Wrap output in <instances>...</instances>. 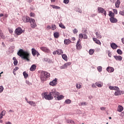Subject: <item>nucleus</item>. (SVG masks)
Returning a JSON list of instances; mask_svg holds the SVG:
<instances>
[{
  "label": "nucleus",
  "mask_w": 124,
  "mask_h": 124,
  "mask_svg": "<svg viewBox=\"0 0 124 124\" xmlns=\"http://www.w3.org/2000/svg\"><path fill=\"white\" fill-rule=\"evenodd\" d=\"M77 89H81V85L78 84V83H77L76 85Z\"/></svg>",
  "instance_id": "c03bdc74"
},
{
  "label": "nucleus",
  "mask_w": 124,
  "mask_h": 124,
  "mask_svg": "<svg viewBox=\"0 0 124 124\" xmlns=\"http://www.w3.org/2000/svg\"><path fill=\"white\" fill-rule=\"evenodd\" d=\"M36 69V65L33 64L30 68L31 71H34Z\"/></svg>",
  "instance_id": "393cba45"
},
{
  "label": "nucleus",
  "mask_w": 124,
  "mask_h": 124,
  "mask_svg": "<svg viewBox=\"0 0 124 124\" xmlns=\"http://www.w3.org/2000/svg\"><path fill=\"white\" fill-rule=\"evenodd\" d=\"M97 69L99 72H101V71H102V67L100 66H98L97 67Z\"/></svg>",
  "instance_id": "ea45409f"
},
{
  "label": "nucleus",
  "mask_w": 124,
  "mask_h": 124,
  "mask_svg": "<svg viewBox=\"0 0 124 124\" xmlns=\"http://www.w3.org/2000/svg\"><path fill=\"white\" fill-rule=\"evenodd\" d=\"M71 65V62H68L65 63L64 65L60 67L61 69H65L67 67H68L70 65Z\"/></svg>",
  "instance_id": "6e6552de"
},
{
  "label": "nucleus",
  "mask_w": 124,
  "mask_h": 124,
  "mask_svg": "<svg viewBox=\"0 0 124 124\" xmlns=\"http://www.w3.org/2000/svg\"><path fill=\"white\" fill-rule=\"evenodd\" d=\"M23 74V76H24V78L25 79H27V78H28V77H29V74H28L27 73V72H26V71L24 72Z\"/></svg>",
  "instance_id": "f704fd0d"
},
{
  "label": "nucleus",
  "mask_w": 124,
  "mask_h": 124,
  "mask_svg": "<svg viewBox=\"0 0 124 124\" xmlns=\"http://www.w3.org/2000/svg\"><path fill=\"white\" fill-rule=\"evenodd\" d=\"M3 117V115L2 114H0V119H2Z\"/></svg>",
  "instance_id": "0e129e2a"
},
{
  "label": "nucleus",
  "mask_w": 124,
  "mask_h": 124,
  "mask_svg": "<svg viewBox=\"0 0 124 124\" xmlns=\"http://www.w3.org/2000/svg\"><path fill=\"white\" fill-rule=\"evenodd\" d=\"M72 41H75L76 40V39L75 37H72L71 39Z\"/></svg>",
  "instance_id": "052dcab7"
},
{
  "label": "nucleus",
  "mask_w": 124,
  "mask_h": 124,
  "mask_svg": "<svg viewBox=\"0 0 124 124\" xmlns=\"http://www.w3.org/2000/svg\"><path fill=\"white\" fill-rule=\"evenodd\" d=\"M56 53L57 55H62V54H63V51H62V49H58L57 50Z\"/></svg>",
  "instance_id": "7c9ffc66"
},
{
  "label": "nucleus",
  "mask_w": 124,
  "mask_h": 124,
  "mask_svg": "<svg viewBox=\"0 0 124 124\" xmlns=\"http://www.w3.org/2000/svg\"><path fill=\"white\" fill-rule=\"evenodd\" d=\"M40 49L43 52H46V53L50 52V49H49V48H48V47H46L45 46H43V47H41Z\"/></svg>",
  "instance_id": "f8f14e48"
},
{
  "label": "nucleus",
  "mask_w": 124,
  "mask_h": 124,
  "mask_svg": "<svg viewBox=\"0 0 124 124\" xmlns=\"http://www.w3.org/2000/svg\"><path fill=\"white\" fill-rule=\"evenodd\" d=\"M109 90H114V91H116V90H119V87H117V86H109Z\"/></svg>",
  "instance_id": "4be33fe9"
},
{
  "label": "nucleus",
  "mask_w": 124,
  "mask_h": 124,
  "mask_svg": "<svg viewBox=\"0 0 124 124\" xmlns=\"http://www.w3.org/2000/svg\"><path fill=\"white\" fill-rule=\"evenodd\" d=\"M93 53H94V49H91L89 50V54L90 55H93Z\"/></svg>",
  "instance_id": "4c0bfd02"
},
{
  "label": "nucleus",
  "mask_w": 124,
  "mask_h": 124,
  "mask_svg": "<svg viewBox=\"0 0 124 124\" xmlns=\"http://www.w3.org/2000/svg\"><path fill=\"white\" fill-rule=\"evenodd\" d=\"M65 103L66 104H70L71 103V100L70 99H67L65 101Z\"/></svg>",
  "instance_id": "58836bf2"
},
{
  "label": "nucleus",
  "mask_w": 124,
  "mask_h": 124,
  "mask_svg": "<svg viewBox=\"0 0 124 124\" xmlns=\"http://www.w3.org/2000/svg\"><path fill=\"white\" fill-rule=\"evenodd\" d=\"M27 102L31 106H33V107H35V106H36V104H35V102L33 101H27Z\"/></svg>",
  "instance_id": "412c9836"
},
{
  "label": "nucleus",
  "mask_w": 124,
  "mask_h": 124,
  "mask_svg": "<svg viewBox=\"0 0 124 124\" xmlns=\"http://www.w3.org/2000/svg\"><path fill=\"white\" fill-rule=\"evenodd\" d=\"M67 122L68 124H74V121L71 120H68Z\"/></svg>",
  "instance_id": "a18cd8bd"
},
{
  "label": "nucleus",
  "mask_w": 124,
  "mask_h": 124,
  "mask_svg": "<svg viewBox=\"0 0 124 124\" xmlns=\"http://www.w3.org/2000/svg\"><path fill=\"white\" fill-rule=\"evenodd\" d=\"M80 104H81V106L83 105H87V104H86V102L81 103Z\"/></svg>",
  "instance_id": "bf43d9fd"
},
{
  "label": "nucleus",
  "mask_w": 124,
  "mask_h": 124,
  "mask_svg": "<svg viewBox=\"0 0 124 124\" xmlns=\"http://www.w3.org/2000/svg\"><path fill=\"white\" fill-rule=\"evenodd\" d=\"M121 40H122V43L124 44V38H122Z\"/></svg>",
  "instance_id": "e2e57ef3"
},
{
  "label": "nucleus",
  "mask_w": 124,
  "mask_h": 124,
  "mask_svg": "<svg viewBox=\"0 0 124 124\" xmlns=\"http://www.w3.org/2000/svg\"><path fill=\"white\" fill-rule=\"evenodd\" d=\"M22 20L24 23H29V22H31V18H30L29 16H24Z\"/></svg>",
  "instance_id": "1a4fd4ad"
},
{
  "label": "nucleus",
  "mask_w": 124,
  "mask_h": 124,
  "mask_svg": "<svg viewBox=\"0 0 124 124\" xmlns=\"http://www.w3.org/2000/svg\"><path fill=\"white\" fill-rule=\"evenodd\" d=\"M108 16H109V17H110V18H113L115 17V14L114 13H113V12H112V11H109Z\"/></svg>",
  "instance_id": "c85d7f7f"
},
{
  "label": "nucleus",
  "mask_w": 124,
  "mask_h": 124,
  "mask_svg": "<svg viewBox=\"0 0 124 124\" xmlns=\"http://www.w3.org/2000/svg\"><path fill=\"white\" fill-rule=\"evenodd\" d=\"M117 52L119 55H122L123 54V51L121 49H118Z\"/></svg>",
  "instance_id": "79ce46f5"
},
{
  "label": "nucleus",
  "mask_w": 124,
  "mask_h": 124,
  "mask_svg": "<svg viewBox=\"0 0 124 124\" xmlns=\"http://www.w3.org/2000/svg\"><path fill=\"white\" fill-rule=\"evenodd\" d=\"M114 59H115V60L116 61H119V62H121V61H122L123 60V57H122V56H114Z\"/></svg>",
  "instance_id": "2eb2a0df"
},
{
  "label": "nucleus",
  "mask_w": 124,
  "mask_h": 124,
  "mask_svg": "<svg viewBox=\"0 0 124 124\" xmlns=\"http://www.w3.org/2000/svg\"><path fill=\"white\" fill-rule=\"evenodd\" d=\"M6 124H11V122H8Z\"/></svg>",
  "instance_id": "774afa93"
},
{
  "label": "nucleus",
  "mask_w": 124,
  "mask_h": 124,
  "mask_svg": "<svg viewBox=\"0 0 124 124\" xmlns=\"http://www.w3.org/2000/svg\"><path fill=\"white\" fill-rule=\"evenodd\" d=\"M93 41H94V42H95V43H96V44H98V45H101V42H100V41L97 39V38H93Z\"/></svg>",
  "instance_id": "4468645a"
},
{
  "label": "nucleus",
  "mask_w": 124,
  "mask_h": 124,
  "mask_svg": "<svg viewBox=\"0 0 124 124\" xmlns=\"http://www.w3.org/2000/svg\"><path fill=\"white\" fill-rule=\"evenodd\" d=\"M107 71H108L109 73L114 72V68L112 67H108L107 68Z\"/></svg>",
  "instance_id": "dca6fc26"
},
{
  "label": "nucleus",
  "mask_w": 124,
  "mask_h": 124,
  "mask_svg": "<svg viewBox=\"0 0 124 124\" xmlns=\"http://www.w3.org/2000/svg\"><path fill=\"white\" fill-rule=\"evenodd\" d=\"M9 112H10V113H13V112H14V110H13L12 109H10Z\"/></svg>",
  "instance_id": "338daca9"
},
{
  "label": "nucleus",
  "mask_w": 124,
  "mask_h": 124,
  "mask_svg": "<svg viewBox=\"0 0 124 124\" xmlns=\"http://www.w3.org/2000/svg\"><path fill=\"white\" fill-rule=\"evenodd\" d=\"M31 51H32V54L34 57H35V56L36 55V53H37V51L34 48H32Z\"/></svg>",
  "instance_id": "5701e85b"
},
{
  "label": "nucleus",
  "mask_w": 124,
  "mask_h": 124,
  "mask_svg": "<svg viewBox=\"0 0 124 124\" xmlns=\"http://www.w3.org/2000/svg\"><path fill=\"white\" fill-rule=\"evenodd\" d=\"M3 90H4L3 87L2 86H0V93H2V92H3Z\"/></svg>",
  "instance_id": "49530a36"
},
{
  "label": "nucleus",
  "mask_w": 124,
  "mask_h": 124,
  "mask_svg": "<svg viewBox=\"0 0 124 124\" xmlns=\"http://www.w3.org/2000/svg\"><path fill=\"white\" fill-rule=\"evenodd\" d=\"M18 69H19V67H16L15 68V69H14V72H15V71H17V70H18Z\"/></svg>",
  "instance_id": "13d9d810"
},
{
  "label": "nucleus",
  "mask_w": 124,
  "mask_h": 124,
  "mask_svg": "<svg viewBox=\"0 0 124 124\" xmlns=\"http://www.w3.org/2000/svg\"><path fill=\"white\" fill-rule=\"evenodd\" d=\"M109 20L111 23H117L118 22V19L115 17H110Z\"/></svg>",
  "instance_id": "a211bd4d"
},
{
  "label": "nucleus",
  "mask_w": 124,
  "mask_h": 124,
  "mask_svg": "<svg viewBox=\"0 0 124 124\" xmlns=\"http://www.w3.org/2000/svg\"><path fill=\"white\" fill-rule=\"evenodd\" d=\"M50 73L44 71H42L40 77L41 80L43 82H44V81H46L47 78H50Z\"/></svg>",
  "instance_id": "f03ea898"
},
{
  "label": "nucleus",
  "mask_w": 124,
  "mask_h": 124,
  "mask_svg": "<svg viewBox=\"0 0 124 124\" xmlns=\"http://www.w3.org/2000/svg\"><path fill=\"white\" fill-rule=\"evenodd\" d=\"M51 7L54 8V9H61V7L58 6H56L55 5H50Z\"/></svg>",
  "instance_id": "473e14b6"
},
{
  "label": "nucleus",
  "mask_w": 124,
  "mask_h": 124,
  "mask_svg": "<svg viewBox=\"0 0 124 124\" xmlns=\"http://www.w3.org/2000/svg\"><path fill=\"white\" fill-rule=\"evenodd\" d=\"M119 14L122 16H124V10L123 11H120Z\"/></svg>",
  "instance_id": "de8ad7c7"
},
{
  "label": "nucleus",
  "mask_w": 124,
  "mask_h": 124,
  "mask_svg": "<svg viewBox=\"0 0 124 124\" xmlns=\"http://www.w3.org/2000/svg\"><path fill=\"white\" fill-rule=\"evenodd\" d=\"M62 58L64 61H67V56L66 54H62Z\"/></svg>",
  "instance_id": "c9c22d12"
},
{
  "label": "nucleus",
  "mask_w": 124,
  "mask_h": 124,
  "mask_svg": "<svg viewBox=\"0 0 124 124\" xmlns=\"http://www.w3.org/2000/svg\"><path fill=\"white\" fill-rule=\"evenodd\" d=\"M44 61H45V62H49V61H50V59H49L47 58H46L44 59Z\"/></svg>",
  "instance_id": "4d7b16f0"
},
{
  "label": "nucleus",
  "mask_w": 124,
  "mask_h": 124,
  "mask_svg": "<svg viewBox=\"0 0 124 124\" xmlns=\"http://www.w3.org/2000/svg\"><path fill=\"white\" fill-rule=\"evenodd\" d=\"M106 109V108H104V107L100 108V109L102 110V111H104V110H105Z\"/></svg>",
  "instance_id": "6e6d98bb"
},
{
  "label": "nucleus",
  "mask_w": 124,
  "mask_h": 124,
  "mask_svg": "<svg viewBox=\"0 0 124 124\" xmlns=\"http://www.w3.org/2000/svg\"><path fill=\"white\" fill-rule=\"evenodd\" d=\"M64 43L65 45H69L70 43H72V42L69 39H65L64 40Z\"/></svg>",
  "instance_id": "f3484780"
},
{
  "label": "nucleus",
  "mask_w": 124,
  "mask_h": 124,
  "mask_svg": "<svg viewBox=\"0 0 124 124\" xmlns=\"http://www.w3.org/2000/svg\"><path fill=\"white\" fill-rule=\"evenodd\" d=\"M13 60L14 61V65H17V64H18V61H17V59H16V57H14L13 58Z\"/></svg>",
  "instance_id": "c756f323"
},
{
  "label": "nucleus",
  "mask_w": 124,
  "mask_h": 124,
  "mask_svg": "<svg viewBox=\"0 0 124 124\" xmlns=\"http://www.w3.org/2000/svg\"><path fill=\"white\" fill-rule=\"evenodd\" d=\"M17 55L19 57L23 59V60H25L27 61V62H29L30 61V57H31V54L28 51H25L22 49H20L17 52Z\"/></svg>",
  "instance_id": "f257e3e1"
},
{
  "label": "nucleus",
  "mask_w": 124,
  "mask_h": 124,
  "mask_svg": "<svg viewBox=\"0 0 124 124\" xmlns=\"http://www.w3.org/2000/svg\"><path fill=\"white\" fill-rule=\"evenodd\" d=\"M120 4H121V1L120 0H117L115 3L116 7H117V8H119V7H120Z\"/></svg>",
  "instance_id": "bb28decb"
},
{
  "label": "nucleus",
  "mask_w": 124,
  "mask_h": 124,
  "mask_svg": "<svg viewBox=\"0 0 124 124\" xmlns=\"http://www.w3.org/2000/svg\"><path fill=\"white\" fill-rule=\"evenodd\" d=\"M50 93H51V95L53 96V97H54L55 99L58 95H60V93L58 92L55 89H53L51 90V92H50Z\"/></svg>",
  "instance_id": "20e7f679"
},
{
  "label": "nucleus",
  "mask_w": 124,
  "mask_h": 124,
  "mask_svg": "<svg viewBox=\"0 0 124 124\" xmlns=\"http://www.w3.org/2000/svg\"><path fill=\"white\" fill-rule=\"evenodd\" d=\"M95 85L97 87H98V88H101V87H102V84H101V82H96Z\"/></svg>",
  "instance_id": "72a5a7b5"
},
{
  "label": "nucleus",
  "mask_w": 124,
  "mask_h": 124,
  "mask_svg": "<svg viewBox=\"0 0 124 124\" xmlns=\"http://www.w3.org/2000/svg\"><path fill=\"white\" fill-rule=\"evenodd\" d=\"M46 29H47V30H50V29H51V26H47V27H46Z\"/></svg>",
  "instance_id": "680f3d73"
},
{
  "label": "nucleus",
  "mask_w": 124,
  "mask_h": 124,
  "mask_svg": "<svg viewBox=\"0 0 124 124\" xmlns=\"http://www.w3.org/2000/svg\"><path fill=\"white\" fill-rule=\"evenodd\" d=\"M59 27H60V28H62V29H65V26H64V25H63L62 23L59 24Z\"/></svg>",
  "instance_id": "a19ab883"
},
{
  "label": "nucleus",
  "mask_w": 124,
  "mask_h": 124,
  "mask_svg": "<svg viewBox=\"0 0 124 124\" xmlns=\"http://www.w3.org/2000/svg\"><path fill=\"white\" fill-rule=\"evenodd\" d=\"M113 11L114 14H118V10H117V9H113Z\"/></svg>",
  "instance_id": "864d4df0"
},
{
  "label": "nucleus",
  "mask_w": 124,
  "mask_h": 124,
  "mask_svg": "<svg viewBox=\"0 0 124 124\" xmlns=\"http://www.w3.org/2000/svg\"><path fill=\"white\" fill-rule=\"evenodd\" d=\"M110 46L112 49H117V48L118 47V46L114 43H112L110 45Z\"/></svg>",
  "instance_id": "b1692460"
},
{
  "label": "nucleus",
  "mask_w": 124,
  "mask_h": 124,
  "mask_svg": "<svg viewBox=\"0 0 124 124\" xmlns=\"http://www.w3.org/2000/svg\"><path fill=\"white\" fill-rule=\"evenodd\" d=\"M77 32H78V30H77V29H75L73 30V33H74L75 34H76V33H77Z\"/></svg>",
  "instance_id": "603ef678"
},
{
  "label": "nucleus",
  "mask_w": 124,
  "mask_h": 124,
  "mask_svg": "<svg viewBox=\"0 0 124 124\" xmlns=\"http://www.w3.org/2000/svg\"><path fill=\"white\" fill-rule=\"evenodd\" d=\"M58 81V78H55L52 81L49 83L50 86H52V87H55L57 85V82Z\"/></svg>",
  "instance_id": "9d476101"
},
{
  "label": "nucleus",
  "mask_w": 124,
  "mask_h": 124,
  "mask_svg": "<svg viewBox=\"0 0 124 124\" xmlns=\"http://www.w3.org/2000/svg\"><path fill=\"white\" fill-rule=\"evenodd\" d=\"M53 55H58V54H57V50H56V51H54V52H53Z\"/></svg>",
  "instance_id": "69168bd1"
},
{
  "label": "nucleus",
  "mask_w": 124,
  "mask_h": 124,
  "mask_svg": "<svg viewBox=\"0 0 124 124\" xmlns=\"http://www.w3.org/2000/svg\"><path fill=\"white\" fill-rule=\"evenodd\" d=\"M56 29H57V26H56V25L52 24L51 25V29L52 30V31H55V30H56Z\"/></svg>",
  "instance_id": "e433bc0d"
},
{
  "label": "nucleus",
  "mask_w": 124,
  "mask_h": 124,
  "mask_svg": "<svg viewBox=\"0 0 124 124\" xmlns=\"http://www.w3.org/2000/svg\"><path fill=\"white\" fill-rule=\"evenodd\" d=\"M26 83L27 85H28V86H31V83L29 80H26Z\"/></svg>",
  "instance_id": "8fccbe9b"
},
{
  "label": "nucleus",
  "mask_w": 124,
  "mask_h": 124,
  "mask_svg": "<svg viewBox=\"0 0 124 124\" xmlns=\"http://www.w3.org/2000/svg\"><path fill=\"white\" fill-rule=\"evenodd\" d=\"M30 23L31 24V27L32 28V29H34V28H36V27L37 26L36 23H35V20L33 18H31V20Z\"/></svg>",
  "instance_id": "39448f33"
},
{
  "label": "nucleus",
  "mask_w": 124,
  "mask_h": 124,
  "mask_svg": "<svg viewBox=\"0 0 124 124\" xmlns=\"http://www.w3.org/2000/svg\"><path fill=\"white\" fill-rule=\"evenodd\" d=\"M53 35L55 38H59L60 37V33L58 32H54Z\"/></svg>",
  "instance_id": "a878e982"
},
{
  "label": "nucleus",
  "mask_w": 124,
  "mask_h": 124,
  "mask_svg": "<svg viewBox=\"0 0 124 124\" xmlns=\"http://www.w3.org/2000/svg\"><path fill=\"white\" fill-rule=\"evenodd\" d=\"M1 114L3 116H5V114H6V111H5V110H3V111H2Z\"/></svg>",
  "instance_id": "09e8293b"
},
{
  "label": "nucleus",
  "mask_w": 124,
  "mask_h": 124,
  "mask_svg": "<svg viewBox=\"0 0 124 124\" xmlns=\"http://www.w3.org/2000/svg\"><path fill=\"white\" fill-rule=\"evenodd\" d=\"M43 97L46 100H53L54 97L52 95L51 92L48 94V92H45L43 93Z\"/></svg>",
  "instance_id": "7ed1b4c3"
},
{
  "label": "nucleus",
  "mask_w": 124,
  "mask_h": 124,
  "mask_svg": "<svg viewBox=\"0 0 124 124\" xmlns=\"http://www.w3.org/2000/svg\"><path fill=\"white\" fill-rule=\"evenodd\" d=\"M30 16L31 17H34L35 16V14L33 13H31Z\"/></svg>",
  "instance_id": "5fc2aeb1"
},
{
  "label": "nucleus",
  "mask_w": 124,
  "mask_h": 124,
  "mask_svg": "<svg viewBox=\"0 0 124 124\" xmlns=\"http://www.w3.org/2000/svg\"><path fill=\"white\" fill-rule=\"evenodd\" d=\"M98 13H102L105 16H106L107 14L106 13V11L104 9H103L102 7H98Z\"/></svg>",
  "instance_id": "423d86ee"
},
{
  "label": "nucleus",
  "mask_w": 124,
  "mask_h": 124,
  "mask_svg": "<svg viewBox=\"0 0 124 124\" xmlns=\"http://www.w3.org/2000/svg\"><path fill=\"white\" fill-rule=\"evenodd\" d=\"M64 97L62 95H58L56 98H55L56 100H62Z\"/></svg>",
  "instance_id": "6ab92c4d"
},
{
  "label": "nucleus",
  "mask_w": 124,
  "mask_h": 124,
  "mask_svg": "<svg viewBox=\"0 0 124 124\" xmlns=\"http://www.w3.org/2000/svg\"><path fill=\"white\" fill-rule=\"evenodd\" d=\"M124 110V107L122 106H119L118 107L117 111L118 112H122Z\"/></svg>",
  "instance_id": "cd10ccee"
},
{
  "label": "nucleus",
  "mask_w": 124,
  "mask_h": 124,
  "mask_svg": "<svg viewBox=\"0 0 124 124\" xmlns=\"http://www.w3.org/2000/svg\"><path fill=\"white\" fill-rule=\"evenodd\" d=\"M115 91H116L114 93L115 95H116V96L118 95H121V91H120V88H118V90H116Z\"/></svg>",
  "instance_id": "aec40b11"
},
{
  "label": "nucleus",
  "mask_w": 124,
  "mask_h": 124,
  "mask_svg": "<svg viewBox=\"0 0 124 124\" xmlns=\"http://www.w3.org/2000/svg\"><path fill=\"white\" fill-rule=\"evenodd\" d=\"M79 38H80V39H82L83 38V39H88V36L86 34L80 33L78 35Z\"/></svg>",
  "instance_id": "9b49d317"
},
{
  "label": "nucleus",
  "mask_w": 124,
  "mask_h": 124,
  "mask_svg": "<svg viewBox=\"0 0 124 124\" xmlns=\"http://www.w3.org/2000/svg\"><path fill=\"white\" fill-rule=\"evenodd\" d=\"M0 38H2V39H4V36H3V33L2 32H0Z\"/></svg>",
  "instance_id": "37998d69"
},
{
  "label": "nucleus",
  "mask_w": 124,
  "mask_h": 124,
  "mask_svg": "<svg viewBox=\"0 0 124 124\" xmlns=\"http://www.w3.org/2000/svg\"><path fill=\"white\" fill-rule=\"evenodd\" d=\"M95 34L96 35L97 38H98V39H100V38H102V36H101V35H100V34L98 33V32H96Z\"/></svg>",
  "instance_id": "2f4dec72"
},
{
  "label": "nucleus",
  "mask_w": 124,
  "mask_h": 124,
  "mask_svg": "<svg viewBox=\"0 0 124 124\" xmlns=\"http://www.w3.org/2000/svg\"><path fill=\"white\" fill-rule=\"evenodd\" d=\"M77 49L78 50H80V49H82V45H81V43H80V39H79L76 45Z\"/></svg>",
  "instance_id": "ddd939ff"
},
{
  "label": "nucleus",
  "mask_w": 124,
  "mask_h": 124,
  "mask_svg": "<svg viewBox=\"0 0 124 124\" xmlns=\"http://www.w3.org/2000/svg\"><path fill=\"white\" fill-rule=\"evenodd\" d=\"M69 2V0H63V3H65V4H68Z\"/></svg>",
  "instance_id": "3c124183"
},
{
  "label": "nucleus",
  "mask_w": 124,
  "mask_h": 124,
  "mask_svg": "<svg viewBox=\"0 0 124 124\" xmlns=\"http://www.w3.org/2000/svg\"><path fill=\"white\" fill-rule=\"evenodd\" d=\"M22 33L23 30H22V28L18 27L16 29L15 33L16 34H17V35H20V34H22Z\"/></svg>",
  "instance_id": "0eeeda50"
}]
</instances>
